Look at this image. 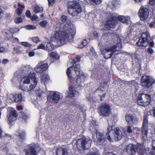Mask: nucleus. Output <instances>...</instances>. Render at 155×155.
<instances>
[{
	"instance_id": "obj_1",
	"label": "nucleus",
	"mask_w": 155,
	"mask_h": 155,
	"mask_svg": "<svg viewBox=\"0 0 155 155\" xmlns=\"http://www.w3.org/2000/svg\"><path fill=\"white\" fill-rule=\"evenodd\" d=\"M61 25L59 29H56L54 37L59 46H61L67 42L70 36L72 37L76 33L75 27L70 24H66L64 27Z\"/></svg>"
},
{
	"instance_id": "obj_2",
	"label": "nucleus",
	"mask_w": 155,
	"mask_h": 155,
	"mask_svg": "<svg viewBox=\"0 0 155 155\" xmlns=\"http://www.w3.org/2000/svg\"><path fill=\"white\" fill-rule=\"evenodd\" d=\"M152 149L143 148L141 146L130 144L126 146V151L130 155H144L145 153L149 155H155V140L152 141Z\"/></svg>"
},
{
	"instance_id": "obj_3",
	"label": "nucleus",
	"mask_w": 155,
	"mask_h": 155,
	"mask_svg": "<svg viewBox=\"0 0 155 155\" xmlns=\"http://www.w3.org/2000/svg\"><path fill=\"white\" fill-rule=\"evenodd\" d=\"M106 135L108 140L110 142H113V140L115 141L120 140L122 138V134L118 128H115L111 125L108 126Z\"/></svg>"
},
{
	"instance_id": "obj_4",
	"label": "nucleus",
	"mask_w": 155,
	"mask_h": 155,
	"mask_svg": "<svg viewBox=\"0 0 155 155\" xmlns=\"http://www.w3.org/2000/svg\"><path fill=\"white\" fill-rule=\"evenodd\" d=\"M121 47V44L118 43L116 45L107 47L105 49L101 50V52L104 55V57L107 59L113 55L117 54L116 52L120 50Z\"/></svg>"
},
{
	"instance_id": "obj_5",
	"label": "nucleus",
	"mask_w": 155,
	"mask_h": 155,
	"mask_svg": "<svg viewBox=\"0 0 155 155\" xmlns=\"http://www.w3.org/2000/svg\"><path fill=\"white\" fill-rule=\"evenodd\" d=\"M92 142V140L90 138L84 136L77 140L76 147L80 150H87L90 148Z\"/></svg>"
},
{
	"instance_id": "obj_6",
	"label": "nucleus",
	"mask_w": 155,
	"mask_h": 155,
	"mask_svg": "<svg viewBox=\"0 0 155 155\" xmlns=\"http://www.w3.org/2000/svg\"><path fill=\"white\" fill-rule=\"evenodd\" d=\"M67 6L68 8L69 14L73 16L76 15L81 12L82 10L80 5L76 1L68 2Z\"/></svg>"
},
{
	"instance_id": "obj_7",
	"label": "nucleus",
	"mask_w": 155,
	"mask_h": 155,
	"mask_svg": "<svg viewBox=\"0 0 155 155\" xmlns=\"http://www.w3.org/2000/svg\"><path fill=\"white\" fill-rule=\"evenodd\" d=\"M73 71L76 74V76L78 78L84 76L83 71L80 70V65L78 64H73L72 66L69 67L67 69L66 74L68 78L74 77L72 74Z\"/></svg>"
},
{
	"instance_id": "obj_8",
	"label": "nucleus",
	"mask_w": 155,
	"mask_h": 155,
	"mask_svg": "<svg viewBox=\"0 0 155 155\" xmlns=\"http://www.w3.org/2000/svg\"><path fill=\"white\" fill-rule=\"evenodd\" d=\"M98 110L100 115L107 117L109 116L111 112V107L108 103L103 102L99 105Z\"/></svg>"
},
{
	"instance_id": "obj_9",
	"label": "nucleus",
	"mask_w": 155,
	"mask_h": 155,
	"mask_svg": "<svg viewBox=\"0 0 155 155\" xmlns=\"http://www.w3.org/2000/svg\"><path fill=\"white\" fill-rule=\"evenodd\" d=\"M138 104L143 107L147 106L151 101V95L144 93L140 94L137 96Z\"/></svg>"
},
{
	"instance_id": "obj_10",
	"label": "nucleus",
	"mask_w": 155,
	"mask_h": 155,
	"mask_svg": "<svg viewBox=\"0 0 155 155\" xmlns=\"http://www.w3.org/2000/svg\"><path fill=\"white\" fill-rule=\"evenodd\" d=\"M107 81H104L102 83H101L100 86L95 91L94 93H98V99H94V101L97 102H99V101H102L104 100L105 97L106 93L104 92L101 94H101V92H103L104 91L105 87L107 86Z\"/></svg>"
},
{
	"instance_id": "obj_11",
	"label": "nucleus",
	"mask_w": 155,
	"mask_h": 155,
	"mask_svg": "<svg viewBox=\"0 0 155 155\" xmlns=\"http://www.w3.org/2000/svg\"><path fill=\"white\" fill-rule=\"evenodd\" d=\"M150 37V35L148 32L142 33L141 37L137 42V44L140 46L145 47L147 46L148 44L149 39Z\"/></svg>"
},
{
	"instance_id": "obj_12",
	"label": "nucleus",
	"mask_w": 155,
	"mask_h": 155,
	"mask_svg": "<svg viewBox=\"0 0 155 155\" xmlns=\"http://www.w3.org/2000/svg\"><path fill=\"white\" fill-rule=\"evenodd\" d=\"M15 77L21 78H36V74L34 72L26 73V71L20 69L16 71L14 74Z\"/></svg>"
},
{
	"instance_id": "obj_13",
	"label": "nucleus",
	"mask_w": 155,
	"mask_h": 155,
	"mask_svg": "<svg viewBox=\"0 0 155 155\" xmlns=\"http://www.w3.org/2000/svg\"><path fill=\"white\" fill-rule=\"evenodd\" d=\"M148 114H145L143 116V122L142 127V135L143 138L147 137L148 133Z\"/></svg>"
},
{
	"instance_id": "obj_14",
	"label": "nucleus",
	"mask_w": 155,
	"mask_h": 155,
	"mask_svg": "<svg viewBox=\"0 0 155 155\" xmlns=\"http://www.w3.org/2000/svg\"><path fill=\"white\" fill-rule=\"evenodd\" d=\"M32 81H33V84H31L29 86L28 84H24L19 86V88L22 91H30L35 88L37 84V78H31Z\"/></svg>"
},
{
	"instance_id": "obj_15",
	"label": "nucleus",
	"mask_w": 155,
	"mask_h": 155,
	"mask_svg": "<svg viewBox=\"0 0 155 155\" xmlns=\"http://www.w3.org/2000/svg\"><path fill=\"white\" fill-rule=\"evenodd\" d=\"M149 10L147 7L143 6L139 9L138 15L140 20L144 21L147 19L149 15Z\"/></svg>"
},
{
	"instance_id": "obj_16",
	"label": "nucleus",
	"mask_w": 155,
	"mask_h": 155,
	"mask_svg": "<svg viewBox=\"0 0 155 155\" xmlns=\"http://www.w3.org/2000/svg\"><path fill=\"white\" fill-rule=\"evenodd\" d=\"M47 99L49 102L57 104L58 102L60 99V94L56 91L51 92L49 95L48 96Z\"/></svg>"
},
{
	"instance_id": "obj_17",
	"label": "nucleus",
	"mask_w": 155,
	"mask_h": 155,
	"mask_svg": "<svg viewBox=\"0 0 155 155\" xmlns=\"http://www.w3.org/2000/svg\"><path fill=\"white\" fill-rule=\"evenodd\" d=\"M8 117L9 124H11L12 122L17 119L18 114L14 108L10 107L8 109Z\"/></svg>"
},
{
	"instance_id": "obj_18",
	"label": "nucleus",
	"mask_w": 155,
	"mask_h": 155,
	"mask_svg": "<svg viewBox=\"0 0 155 155\" xmlns=\"http://www.w3.org/2000/svg\"><path fill=\"white\" fill-rule=\"evenodd\" d=\"M48 67L47 64L44 62H39L35 68V71L37 73H42L46 70Z\"/></svg>"
},
{
	"instance_id": "obj_19",
	"label": "nucleus",
	"mask_w": 155,
	"mask_h": 155,
	"mask_svg": "<svg viewBox=\"0 0 155 155\" xmlns=\"http://www.w3.org/2000/svg\"><path fill=\"white\" fill-rule=\"evenodd\" d=\"M155 80L153 78H141V85L145 87H150L152 84L154 83Z\"/></svg>"
},
{
	"instance_id": "obj_20",
	"label": "nucleus",
	"mask_w": 155,
	"mask_h": 155,
	"mask_svg": "<svg viewBox=\"0 0 155 155\" xmlns=\"http://www.w3.org/2000/svg\"><path fill=\"white\" fill-rule=\"evenodd\" d=\"M66 94L67 97L73 98L76 95H78L79 92L75 90V88L73 86H70L69 87L68 90L66 92Z\"/></svg>"
},
{
	"instance_id": "obj_21",
	"label": "nucleus",
	"mask_w": 155,
	"mask_h": 155,
	"mask_svg": "<svg viewBox=\"0 0 155 155\" xmlns=\"http://www.w3.org/2000/svg\"><path fill=\"white\" fill-rule=\"evenodd\" d=\"M125 118L127 124L131 125H133L137 121L136 116L131 114H126Z\"/></svg>"
},
{
	"instance_id": "obj_22",
	"label": "nucleus",
	"mask_w": 155,
	"mask_h": 155,
	"mask_svg": "<svg viewBox=\"0 0 155 155\" xmlns=\"http://www.w3.org/2000/svg\"><path fill=\"white\" fill-rule=\"evenodd\" d=\"M56 42L58 45L57 41L55 38L54 35V37L51 39L50 41L48 42H46L45 50L48 51H52L54 48V45L52 43L53 42ZM59 46H60L59 45Z\"/></svg>"
},
{
	"instance_id": "obj_23",
	"label": "nucleus",
	"mask_w": 155,
	"mask_h": 155,
	"mask_svg": "<svg viewBox=\"0 0 155 155\" xmlns=\"http://www.w3.org/2000/svg\"><path fill=\"white\" fill-rule=\"evenodd\" d=\"M117 24V21H116L114 18H111L110 20H108L105 25L106 29L110 30L115 28Z\"/></svg>"
},
{
	"instance_id": "obj_24",
	"label": "nucleus",
	"mask_w": 155,
	"mask_h": 155,
	"mask_svg": "<svg viewBox=\"0 0 155 155\" xmlns=\"http://www.w3.org/2000/svg\"><path fill=\"white\" fill-rule=\"evenodd\" d=\"M25 152V155H37V153L35 148L33 146H29L26 149H24Z\"/></svg>"
},
{
	"instance_id": "obj_25",
	"label": "nucleus",
	"mask_w": 155,
	"mask_h": 155,
	"mask_svg": "<svg viewBox=\"0 0 155 155\" xmlns=\"http://www.w3.org/2000/svg\"><path fill=\"white\" fill-rule=\"evenodd\" d=\"M56 155H68V150L66 148L58 147L56 150Z\"/></svg>"
},
{
	"instance_id": "obj_26",
	"label": "nucleus",
	"mask_w": 155,
	"mask_h": 155,
	"mask_svg": "<svg viewBox=\"0 0 155 155\" xmlns=\"http://www.w3.org/2000/svg\"><path fill=\"white\" fill-rule=\"evenodd\" d=\"M16 135L19 140L21 142H23L25 139L26 133L23 131L17 132Z\"/></svg>"
},
{
	"instance_id": "obj_27",
	"label": "nucleus",
	"mask_w": 155,
	"mask_h": 155,
	"mask_svg": "<svg viewBox=\"0 0 155 155\" xmlns=\"http://www.w3.org/2000/svg\"><path fill=\"white\" fill-rule=\"evenodd\" d=\"M96 131V137L98 142L100 143L104 142L105 140V137L104 135L100 132H97V130Z\"/></svg>"
},
{
	"instance_id": "obj_28",
	"label": "nucleus",
	"mask_w": 155,
	"mask_h": 155,
	"mask_svg": "<svg viewBox=\"0 0 155 155\" xmlns=\"http://www.w3.org/2000/svg\"><path fill=\"white\" fill-rule=\"evenodd\" d=\"M118 20L124 23H127L130 21V18L128 16L124 17L123 16H119L117 17Z\"/></svg>"
},
{
	"instance_id": "obj_29",
	"label": "nucleus",
	"mask_w": 155,
	"mask_h": 155,
	"mask_svg": "<svg viewBox=\"0 0 155 155\" xmlns=\"http://www.w3.org/2000/svg\"><path fill=\"white\" fill-rule=\"evenodd\" d=\"M15 102L20 103L22 101L23 98L21 93L15 94L13 97Z\"/></svg>"
},
{
	"instance_id": "obj_30",
	"label": "nucleus",
	"mask_w": 155,
	"mask_h": 155,
	"mask_svg": "<svg viewBox=\"0 0 155 155\" xmlns=\"http://www.w3.org/2000/svg\"><path fill=\"white\" fill-rule=\"evenodd\" d=\"M84 78H77L76 83L77 85V87H83L84 86Z\"/></svg>"
},
{
	"instance_id": "obj_31",
	"label": "nucleus",
	"mask_w": 155,
	"mask_h": 155,
	"mask_svg": "<svg viewBox=\"0 0 155 155\" xmlns=\"http://www.w3.org/2000/svg\"><path fill=\"white\" fill-rule=\"evenodd\" d=\"M2 33L5 35L7 36V38L9 39L12 38L13 37V35L11 32V29L10 30L7 29H4L2 31Z\"/></svg>"
},
{
	"instance_id": "obj_32",
	"label": "nucleus",
	"mask_w": 155,
	"mask_h": 155,
	"mask_svg": "<svg viewBox=\"0 0 155 155\" xmlns=\"http://www.w3.org/2000/svg\"><path fill=\"white\" fill-rule=\"evenodd\" d=\"M18 6L19 8H17L16 12L18 15H21L22 13V8H24L25 7V6L23 5H21L20 3H18Z\"/></svg>"
},
{
	"instance_id": "obj_33",
	"label": "nucleus",
	"mask_w": 155,
	"mask_h": 155,
	"mask_svg": "<svg viewBox=\"0 0 155 155\" xmlns=\"http://www.w3.org/2000/svg\"><path fill=\"white\" fill-rule=\"evenodd\" d=\"M43 11V8L42 7L38 5H35L34 6L33 11L36 13H41Z\"/></svg>"
},
{
	"instance_id": "obj_34",
	"label": "nucleus",
	"mask_w": 155,
	"mask_h": 155,
	"mask_svg": "<svg viewBox=\"0 0 155 155\" xmlns=\"http://www.w3.org/2000/svg\"><path fill=\"white\" fill-rule=\"evenodd\" d=\"M124 81L121 80L120 78H117V80H114L113 83L118 86H120L121 85H122V84L125 83Z\"/></svg>"
},
{
	"instance_id": "obj_35",
	"label": "nucleus",
	"mask_w": 155,
	"mask_h": 155,
	"mask_svg": "<svg viewBox=\"0 0 155 155\" xmlns=\"http://www.w3.org/2000/svg\"><path fill=\"white\" fill-rule=\"evenodd\" d=\"M14 51H15L18 54H21L23 51V48L19 46H17L14 48Z\"/></svg>"
},
{
	"instance_id": "obj_36",
	"label": "nucleus",
	"mask_w": 155,
	"mask_h": 155,
	"mask_svg": "<svg viewBox=\"0 0 155 155\" xmlns=\"http://www.w3.org/2000/svg\"><path fill=\"white\" fill-rule=\"evenodd\" d=\"M88 43V41L86 39L84 40L81 42V44L78 46V48H83L84 46H86Z\"/></svg>"
},
{
	"instance_id": "obj_37",
	"label": "nucleus",
	"mask_w": 155,
	"mask_h": 155,
	"mask_svg": "<svg viewBox=\"0 0 155 155\" xmlns=\"http://www.w3.org/2000/svg\"><path fill=\"white\" fill-rule=\"evenodd\" d=\"M46 42H43L38 46V49H42L45 50Z\"/></svg>"
},
{
	"instance_id": "obj_38",
	"label": "nucleus",
	"mask_w": 155,
	"mask_h": 155,
	"mask_svg": "<svg viewBox=\"0 0 155 155\" xmlns=\"http://www.w3.org/2000/svg\"><path fill=\"white\" fill-rule=\"evenodd\" d=\"M50 80V78H41V82L42 84H44L45 85L48 83Z\"/></svg>"
},
{
	"instance_id": "obj_39",
	"label": "nucleus",
	"mask_w": 155,
	"mask_h": 155,
	"mask_svg": "<svg viewBox=\"0 0 155 155\" xmlns=\"http://www.w3.org/2000/svg\"><path fill=\"white\" fill-rule=\"evenodd\" d=\"M76 78H68L70 86L75 85L76 83Z\"/></svg>"
},
{
	"instance_id": "obj_40",
	"label": "nucleus",
	"mask_w": 155,
	"mask_h": 155,
	"mask_svg": "<svg viewBox=\"0 0 155 155\" xmlns=\"http://www.w3.org/2000/svg\"><path fill=\"white\" fill-rule=\"evenodd\" d=\"M50 56L54 58V59H59V57L57 54L55 52H51L50 53Z\"/></svg>"
},
{
	"instance_id": "obj_41",
	"label": "nucleus",
	"mask_w": 155,
	"mask_h": 155,
	"mask_svg": "<svg viewBox=\"0 0 155 155\" xmlns=\"http://www.w3.org/2000/svg\"><path fill=\"white\" fill-rule=\"evenodd\" d=\"M48 21L46 20L41 21L39 23L40 25L42 28H44L47 25Z\"/></svg>"
},
{
	"instance_id": "obj_42",
	"label": "nucleus",
	"mask_w": 155,
	"mask_h": 155,
	"mask_svg": "<svg viewBox=\"0 0 155 155\" xmlns=\"http://www.w3.org/2000/svg\"><path fill=\"white\" fill-rule=\"evenodd\" d=\"M21 45L28 48L31 47L32 45L27 42H20Z\"/></svg>"
},
{
	"instance_id": "obj_43",
	"label": "nucleus",
	"mask_w": 155,
	"mask_h": 155,
	"mask_svg": "<svg viewBox=\"0 0 155 155\" xmlns=\"http://www.w3.org/2000/svg\"><path fill=\"white\" fill-rule=\"evenodd\" d=\"M117 0H113L111 2V6L112 8L116 7L117 5Z\"/></svg>"
},
{
	"instance_id": "obj_44",
	"label": "nucleus",
	"mask_w": 155,
	"mask_h": 155,
	"mask_svg": "<svg viewBox=\"0 0 155 155\" xmlns=\"http://www.w3.org/2000/svg\"><path fill=\"white\" fill-rule=\"evenodd\" d=\"M25 28L28 29L34 30L36 29V27L33 25H29L25 26Z\"/></svg>"
},
{
	"instance_id": "obj_45",
	"label": "nucleus",
	"mask_w": 155,
	"mask_h": 155,
	"mask_svg": "<svg viewBox=\"0 0 155 155\" xmlns=\"http://www.w3.org/2000/svg\"><path fill=\"white\" fill-rule=\"evenodd\" d=\"M22 20L21 17H17L15 19L14 21L16 24H18L22 22Z\"/></svg>"
},
{
	"instance_id": "obj_46",
	"label": "nucleus",
	"mask_w": 155,
	"mask_h": 155,
	"mask_svg": "<svg viewBox=\"0 0 155 155\" xmlns=\"http://www.w3.org/2000/svg\"><path fill=\"white\" fill-rule=\"evenodd\" d=\"M24 80L23 81V84H29L30 82V79H31V78H24Z\"/></svg>"
},
{
	"instance_id": "obj_47",
	"label": "nucleus",
	"mask_w": 155,
	"mask_h": 155,
	"mask_svg": "<svg viewBox=\"0 0 155 155\" xmlns=\"http://www.w3.org/2000/svg\"><path fill=\"white\" fill-rule=\"evenodd\" d=\"M149 113L151 114H153L154 117H155V107H153L152 109L150 110L149 111Z\"/></svg>"
},
{
	"instance_id": "obj_48",
	"label": "nucleus",
	"mask_w": 155,
	"mask_h": 155,
	"mask_svg": "<svg viewBox=\"0 0 155 155\" xmlns=\"http://www.w3.org/2000/svg\"><path fill=\"white\" fill-rule=\"evenodd\" d=\"M11 32L12 33H16L19 31V29L17 28H14L11 29Z\"/></svg>"
},
{
	"instance_id": "obj_49",
	"label": "nucleus",
	"mask_w": 155,
	"mask_h": 155,
	"mask_svg": "<svg viewBox=\"0 0 155 155\" xmlns=\"http://www.w3.org/2000/svg\"><path fill=\"white\" fill-rule=\"evenodd\" d=\"M68 19L67 17L65 15H62L61 18V20L62 22L64 23L66 22Z\"/></svg>"
},
{
	"instance_id": "obj_50",
	"label": "nucleus",
	"mask_w": 155,
	"mask_h": 155,
	"mask_svg": "<svg viewBox=\"0 0 155 155\" xmlns=\"http://www.w3.org/2000/svg\"><path fill=\"white\" fill-rule=\"evenodd\" d=\"M147 52L149 54H152L154 52L153 49L150 47H148L147 48Z\"/></svg>"
},
{
	"instance_id": "obj_51",
	"label": "nucleus",
	"mask_w": 155,
	"mask_h": 155,
	"mask_svg": "<svg viewBox=\"0 0 155 155\" xmlns=\"http://www.w3.org/2000/svg\"><path fill=\"white\" fill-rule=\"evenodd\" d=\"M32 41L35 43H37L39 41V39L37 37H33L32 38Z\"/></svg>"
},
{
	"instance_id": "obj_52",
	"label": "nucleus",
	"mask_w": 155,
	"mask_h": 155,
	"mask_svg": "<svg viewBox=\"0 0 155 155\" xmlns=\"http://www.w3.org/2000/svg\"><path fill=\"white\" fill-rule=\"evenodd\" d=\"M127 132L128 133H131L132 132V127L131 126H128L127 128Z\"/></svg>"
},
{
	"instance_id": "obj_53",
	"label": "nucleus",
	"mask_w": 155,
	"mask_h": 155,
	"mask_svg": "<svg viewBox=\"0 0 155 155\" xmlns=\"http://www.w3.org/2000/svg\"><path fill=\"white\" fill-rule=\"evenodd\" d=\"M31 19L32 21H35L38 18V17L36 15H34L31 17Z\"/></svg>"
},
{
	"instance_id": "obj_54",
	"label": "nucleus",
	"mask_w": 155,
	"mask_h": 155,
	"mask_svg": "<svg viewBox=\"0 0 155 155\" xmlns=\"http://www.w3.org/2000/svg\"><path fill=\"white\" fill-rule=\"evenodd\" d=\"M91 54H92L95 58L97 56L96 54V53L95 52V51L94 50V49L93 48H91Z\"/></svg>"
},
{
	"instance_id": "obj_55",
	"label": "nucleus",
	"mask_w": 155,
	"mask_h": 155,
	"mask_svg": "<svg viewBox=\"0 0 155 155\" xmlns=\"http://www.w3.org/2000/svg\"><path fill=\"white\" fill-rule=\"evenodd\" d=\"M21 117L23 119L26 120L27 118V116L23 111L21 112Z\"/></svg>"
},
{
	"instance_id": "obj_56",
	"label": "nucleus",
	"mask_w": 155,
	"mask_h": 155,
	"mask_svg": "<svg viewBox=\"0 0 155 155\" xmlns=\"http://www.w3.org/2000/svg\"><path fill=\"white\" fill-rule=\"evenodd\" d=\"M90 1L96 4H98L101 2L102 0H90Z\"/></svg>"
},
{
	"instance_id": "obj_57",
	"label": "nucleus",
	"mask_w": 155,
	"mask_h": 155,
	"mask_svg": "<svg viewBox=\"0 0 155 155\" xmlns=\"http://www.w3.org/2000/svg\"><path fill=\"white\" fill-rule=\"evenodd\" d=\"M25 14L26 16L28 18H30L31 17V13L29 11H27L26 12Z\"/></svg>"
},
{
	"instance_id": "obj_58",
	"label": "nucleus",
	"mask_w": 155,
	"mask_h": 155,
	"mask_svg": "<svg viewBox=\"0 0 155 155\" xmlns=\"http://www.w3.org/2000/svg\"><path fill=\"white\" fill-rule=\"evenodd\" d=\"M149 4L152 5H153L155 4V0H149Z\"/></svg>"
},
{
	"instance_id": "obj_59",
	"label": "nucleus",
	"mask_w": 155,
	"mask_h": 155,
	"mask_svg": "<svg viewBox=\"0 0 155 155\" xmlns=\"http://www.w3.org/2000/svg\"><path fill=\"white\" fill-rule=\"evenodd\" d=\"M55 0H48L49 5H53L55 2Z\"/></svg>"
},
{
	"instance_id": "obj_60",
	"label": "nucleus",
	"mask_w": 155,
	"mask_h": 155,
	"mask_svg": "<svg viewBox=\"0 0 155 155\" xmlns=\"http://www.w3.org/2000/svg\"><path fill=\"white\" fill-rule=\"evenodd\" d=\"M93 35L95 38H97L98 36V34L97 31H95L93 33Z\"/></svg>"
},
{
	"instance_id": "obj_61",
	"label": "nucleus",
	"mask_w": 155,
	"mask_h": 155,
	"mask_svg": "<svg viewBox=\"0 0 155 155\" xmlns=\"http://www.w3.org/2000/svg\"><path fill=\"white\" fill-rule=\"evenodd\" d=\"M16 109L18 110H23V108L22 105H20L16 107Z\"/></svg>"
},
{
	"instance_id": "obj_62",
	"label": "nucleus",
	"mask_w": 155,
	"mask_h": 155,
	"mask_svg": "<svg viewBox=\"0 0 155 155\" xmlns=\"http://www.w3.org/2000/svg\"><path fill=\"white\" fill-rule=\"evenodd\" d=\"M4 12L1 9H0V19H1L3 16Z\"/></svg>"
},
{
	"instance_id": "obj_63",
	"label": "nucleus",
	"mask_w": 155,
	"mask_h": 155,
	"mask_svg": "<svg viewBox=\"0 0 155 155\" xmlns=\"http://www.w3.org/2000/svg\"><path fill=\"white\" fill-rule=\"evenodd\" d=\"M87 155H100L99 154L96 153L95 152H90L88 153Z\"/></svg>"
},
{
	"instance_id": "obj_64",
	"label": "nucleus",
	"mask_w": 155,
	"mask_h": 155,
	"mask_svg": "<svg viewBox=\"0 0 155 155\" xmlns=\"http://www.w3.org/2000/svg\"><path fill=\"white\" fill-rule=\"evenodd\" d=\"M149 46L150 47H153L154 45V43L153 41H151L149 43Z\"/></svg>"
}]
</instances>
